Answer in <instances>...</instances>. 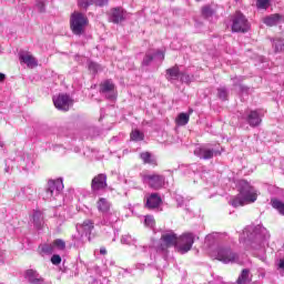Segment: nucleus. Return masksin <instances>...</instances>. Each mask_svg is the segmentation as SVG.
I'll return each instance as SVG.
<instances>
[{"mask_svg": "<svg viewBox=\"0 0 284 284\" xmlns=\"http://www.w3.org/2000/svg\"><path fill=\"white\" fill-rule=\"evenodd\" d=\"M178 125H187L190 123V114L187 113H180L175 120Z\"/></svg>", "mask_w": 284, "mask_h": 284, "instance_id": "393cba45", "label": "nucleus"}, {"mask_svg": "<svg viewBox=\"0 0 284 284\" xmlns=\"http://www.w3.org/2000/svg\"><path fill=\"white\" fill-rule=\"evenodd\" d=\"M161 242L160 250L162 251L170 247H176V245H179V236H176V233L174 232L164 233L161 235Z\"/></svg>", "mask_w": 284, "mask_h": 284, "instance_id": "423d86ee", "label": "nucleus"}, {"mask_svg": "<svg viewBox=\"0 0 284 284\" xmlns=\"http://www.w3.org/2000/svg\"><path fill=\"white\" fill-rule=\"evenodd\" d=\"M217 97L219 99H222V101L227 100V91L225 89H219Z\"/></svg>", "mask_w": 284, "mask_h": 284, "instance_id": "72a5a7b5", "label": "nucleus"}, {"mask_svg": "<svg viewBox=\"0 0 284 284\" xmlns=\"http://www.w3.org/2000/svg\"><path fill=\"white\" fill-rule=\"evenodd\" d=\"M51 263L52 265H61V255H52Z\"/></svg>", "mask_w": 284, "mask_h": 284, "instance_id": "e433bc0d", "label": "nucleus"}, {"mask_svg": "<svg viewBox=\"0 0 284 284\" xmlns=\"http://www.w3.org/2000/svg\"><path fill=\"white\" fill-rule=\"evenodd\" d=\"M163 204V199H161V195L159 193H152L149 197H146L145 207L148 210H158V207H161Z\"/></svg>", "mask_w": 284, "mask_h": 284, "instance_id": "9b49d317", "label": "nucleus"}, {"mask_svg": "<svg viewBox=\"0 0 284 284\" xmlns=\"http://www.w3.org/2000/svg\"><path fill=\"white\" fill-rule=\"evenodd\" d=\"M195 1H201V0H195Z\"/></svg>", "mask_w": 284, "mask_h": 284, "instance_id": "49530a36", "label": "nucleus"}, {"mask_svg": "<svg viewBox=\"0 0 284 284\" xmlns=\"http://www.w3.org/2000/svg\"><path fill=\"white\" fill-rule=\"evenodd\" d=\"M250 21H247V18L241 12L236 11L233 17V23H232V32H241L245 34V32H250Z\"/></svg>", "mask_w": 284, "mask_h": 284, "instance_id": "7ed1b4c3", "label": "nucleus"}, {"mask_svg": "<svg viewBox=\"0 0 284 284\" xmlns=\"http://www.w3.org/2000/svg\"><path fill=\"white\" fill-rule=\"evenodd\" d=\"M6 81V74L0 73V83H3Z\"/></svg>", "mask_w": 284, "mask_h": 284, "instance_id": "c03bdc74", "label": "nucleus"}, {"mask_svg": "<svg viewBox=\"0 0 284 284\" xmlns=\"http://www.w3.org/2000/svg\"><path fill=\"white\" fill-rule=\"evenodd\" d=\"M178 245L179 252H181V254H186V252H190V250H192V246L194 245V234H182L180 237H178Z\"/></svg>", "mask_w": 284, "mask_h": 284, "instance_id": "39448f33", "label": "nucleus"}, {"mask_svg": "<svg viewBox=\"0 0 284 284\" xmlns=\"http://www.w3.org/2000/svg\"><path fill=\"white\" fill-rule=\"evenodd\" d=\"M114 90V83L112 81L106 80L102 84H100V92L105 94V92H113Z\"/></svg>", "mask_w": 284, "mask_h": 284, "instance_id": "b1692460", "label": "nucleus"}, {"mask_svg": "<svg viewBox=\"0 0 284 284\" xmlns=\"http://www.w3.org/2000/svg\"><path fill=\"white\" fill-rule=\"evenodd\" d=\"M246 121L251 128H256L261 125L263 120H261V115H258L257 111H251L246 118Z\"/></svg>", "mask_w": 284, "mask_h": 284, "instance_id": "ddd939ff", "label": "nucleus"}, {"mask_svg": "<svg viewBox=\"0 0 284 284\" xmlns=\"http://www.w3.org/2000/svg\"><path fill=\"white\" fill-rule=\"evenodd\" d=\"M160 54H162V61L165 59V53L160 52Z\"/></svg>", "mask_w": 284, "mask_h": 284, "instance_id": "a18cd8bd", "label": "nucleus"}, {"mask_svg": "<svg viewBox=\"0 0 284 284\" xmlns=\"http://www.w3.org/2000/svg\"><path fill=\"white\" fill-rule=\"evenodd\" d=\"M78 6L83 10H88L90 6H94V0H78Z\"/></svg>", "mask_w": 284, "mask_h": 284, "instance_id": "c756f323", "label": "nucleus"}, {"mask_svg": "<svg viewBox=\"0 0 284 284\" xmlns=\"http://www.w3.org/2000/svg\"><path fill=\"white\" fill-rule=\"evenodd\" d=\"M74 102L70 99L68 94H59L58 97L53 98V104L57 110H62V112H68L70 106H72Z\"/></svg>", "mask_w": 284, "mask_h": 284, "instance_id": "0eeeda50", "label": "nucleus"}, {"mask_svg": "<svg viewBox=\"0 0 284 284\" xmlns=\"http://www.w3.org/2000/svg\"><path fill=\"white\" fill-rule=\"evenodd\" d=\"M240 196L244 199V203L250 205V203H255L256 199H258V193L253 189L252 185L245 180L240 181Z\"/></svg>", "mask_w": 284, "mask_h": 284, "instance_id": "f03ea898", "label": "nucleus"}, {"mask_svg": "<svg viewBox=\"0 0 284 284\" xmlns=\"http://www.w3.org/2000/svg\"><path fill=\"white\" fill-rule=\"evenodd\" d=\"M231 205L233 207H243V205H247L241 193H239L232 201Z\"/></svg>", "mask_w": 284, "mask_h": 284, "instance_id": "a878e982", "label": "nucleus"}, {"mask_svg": "<svg viewBox=\"0 0 284 284\" xmlns=\"http://www.w3.org/2000/svg\"><path fill=\"white\" fill-rule=\"evenodd\" d=\"M111 21L112 23H121V21H123V9L121 8L113 9L111 13Z\"/></svg>", "mask_w": 284, "mask_h": 284, "instance_id": "aec40b11", "label": "nucleus"}, {"mask_svg": "<svg viewBox=\"0 0 284 284\" xmlns=\"http://www.w3.org/2000/svg\"><path fill=\"white\" fill-rule=\"evenodd\" d=\"M83 232H87L89 235L92 234V230H94V222L92 220H84L81 224ZM89 243L92 241V237H88Z\"/></svg>", "mask_w": 284, "mask_h": 284, "instance_id": "a211bd4d", "label": "nucleus"}, {"mask_svg": "<svg viewBox=\"0 0 284 284\" xmlns=\"http://www.w3.org/2000/svg\"><path fill=\"white\" fill-rule=\"evenodd\" d=\"M200 154H202V159L210 160L214 158V154H221V152L214 151L212 149H201Z\"/></svg>", "mask_w": 284, "mask_h": 284, "instance_id": "412c9836", "label": "nucleus"}, {"mask_svg": "<svg viewBox=\"0 0 284 284\" xmlns=\"http://www.w3.org/2000/svg\"><path fill=\"white\" fill-rule=\"evenodd\" d=\"M109 0H93V6H98L99 8H103V6H108Z\"/></svg>", "mask_w": 284, "mask_h": 284, "instance_id": "58836bf2", "label": "nucleus"}, {"mask_svg": "<svg viewBox=\"0 0 284 284\" xmlns=\"http://www.w3.org/2000/svg\"><path fill=\"white\" fill-rule=\"evenodd\" d=\"M27 277L32 284L43 283V277H39V273L34 270H28Z\"/></svg>", "mask_w": 284, "mask_h": 284, "instance_id": "6ab92c4d", "label": "nucleus"}, {"mask_svg": "<svg viewBox=\"0 0 284 284\" xmlns=\"http://www.w3.org/2000/svg\"><path fill=\"white\" fill-rule=\"evenodd\" d=\"M40 219H41V212L36 211L33 213V222L36 223V225H41V222L39 221Z\"/></svg>", "mask_w": 284, "mask_h": 284, "instance_id": "f704fd0d", "label": "nucleus"}, {"mask_svg": "<svg viewBox=\"0 0 284 284\" xmlns=\"http://www.w3.org/2000/svg\"><path fill=\"white\" fill-rule=\"evenodd\" d=\"M201 14L204 19H212L216 14V9L210 4L203 6L201 8Z\"/></svg>", "mask_w": 284, "mask_h": 284, "instance_id": "f3484780", "label": "nucleus"}, {"mask_svg": "<svg viewBox=\"0 0 284 284\" xmlns=\"http://www.w3.org/2000/svg\"><path fill=\"white\" fill-rule=\"evenodd\" d=\"M144 223L145 225H149L150 227H152V225H154V217L152 215H146L144 219Z\"/></svg>", "mask_w": 284, "mask_h": 284, "instance_id": "c9c22d12", "label": "nucleus"}, {"mask_svg": "<svg viewBox=\"0 0 284 284\" xmlns=\"http://www.w3.org/2000/svg\"><path fill=\"white\" fill-rule=\"evenodd\" d=\"M143 183H148L151 190H161L165 185V176L161 174L142 173Z\"/></svg>", "mask_w": 284, "mask_h": 284, "instance_id": "20e7f679", "label": "nucleus"}, {"mask_svg": "<svg viewBox=\"0 0 284 284\" xmlns=\"http://www.w3.org/2000/svg\"><path fill=\"white\" fill-rule=\"evenodd\" d=\"M179 77H181V69L179 68V64H175L172 68L166 69L168 81H176Z\"/></svg>", "mask_w": 284, "mask_h": 284, "instance_id": "4468645a", "label": "nucleus"}, {"mask_svg": "<svg viewBox=\"0 0 284 284\" xmlns=\"http://www.w3.org/2000/svg\"><path fill=\"white\" fill-rule=\"evenodd\" d=\"M273 48L275 53L284 52V39H280V38L274 39Z\"/></svg>", "mask_w": 284, "mask_h": 284, "instance_id": "bb28decb", "label": "nucleus"}, {"mask_svg": "<svg viewBox=\"0 0 284 284\" xmlns=\"http://www.w3.org/2000/svg\"><path fill=\"white\" fill-rule=\"evenodd\" d=\"M97 207L102 214H108V212H110L111 204L106 199L100 197L97 202Z\"/></svg>", "mask_w": 284, "mask_h": 284, "instance_id": "dca6fc26", "label": "nucleus"}, {"mask_svg": "<svg viewBox=\"0 0 284 284\" xmlns=\"http://www.w3.org/2000/svg\"><path fill=\"white\" fill-rule=\"evenodd\" d=\"M248 277H250V270L244 268L237 278V284H246Z\"/></svg>", "mask_w": 284, "mask_h": 284, "instance_id": "cd10ccee", "label": "nucleus"}, {"mask_svg": "<svg viewBox=\"0 0 284 284\" xmlns=\"http://www.w3.org/2000/svg\"><path fill=\"white\" fill-rule=\"evenodd\" d=\"M271 205L274 210L278 211V214H282V216H284V202L277 199H272Z\"/></svg>", "mask_w": 284, "mask_h": 284, "instance_id": "4be33fe9", "label": "nucleus"}, {"mask_svg": "<svg viewBox=\"0 0 284 284\" xmlns=\"http://www.w3.org/2000/svg\"><path fill=\"white\" fill-rule=\"evenodd\" d=\"M20 61L22 63H26L28 68H37V65H39V63L37 62V58H34V55L29 53H21Z\"/></svg>", "mask_w": 284, "mask_h": 284, "instance_id": "f8f14e48", "label": "nucleus"}, {"mask_svg": "<svg viewBox=\"0 0 284 284\" xmlns=\"http://www.w3.org/2000/svg\"><path fill=\"white\" fill-rule=\"evenodd\" d=\"M152 61H154V55L145 54L142 61V65H150Z\"/></svg>", "mask_w": 284, "mask_h": 284, "instance_id": "473e14b6", "label": "nucleus"}, {"mask_svg": "<svg viewBox=\"0 0 284 284\" xmlns=\"http://www.w3.org/2000/svg\"><path fill=\"white\" fill-rule=\"evenodd\" d=\"M37 7L39 8L40 12H45V4L43 2H38Z\"/></svg>", "mask_w": 284, "mask_h": 284, "instance_id": "79ce46f5", "label": "nucleus"}, {"mask_svg": "<svg viewBox=\"0 0 284 284\" xmlns=\"http://www.w3.org/2000/svg\"><path fill=\"white\" fill-rule=\"evenodd\" d=\"M100 254H102V256H105V254H108V250L105 248V246H102L100 248Z\"/></svg>", "mask_w": 284, "mask_h": 284, "instance_id": "37998d69", "label": "nucleus"}, {"mask_svg": "<svg viewBox=\"0 0 284 284\" xmlns=\"http://www.w3.org/2000/svg\"><path fill=\"white\" fill-rule=\"evenodd\" d=\"M239 258L236 253L232 252L231 248H219L216 260L222 263H234Z\"/></svg>", "mask_w": 284, "mask_h": 284, "instance_id": "1a4fd4ad", "label": "nucleus"}, {"mask_svg": "<svg viewBox=\"0 0 284 284\" xmlns=\"http://www.w3.org/2000/svg\"><path fill=\"white\" fill-rule=\"evenodd\" d=\"M180 77H181V81L182 83H190L191 82V78H190V74L187 73H180Z\"/></svg>", "mask_w": 284, "mask_h": 284, "instance_id": "4c0bfd02", "label": "nucleus"}, {"mask_svg": "<svg viewBox=\"0 0 284 284\" xmlns=\"http://www.w3.org/2000/svg\"><path fill=\"white\" fill-rule=\"evenodd\" d=\"M130 136H131V141H143L144 139L143 132L139 130H133Z\"/></svg>", "mask_w": 284, "mask_h": 284, "instance_id": "c85d7f7f", "label": "nucleus"}, {"mask_svg": "<svg viewBox=\"0 0 284 284\" xmlns=\"http://www.w3.org/2000/svg\"><path fill=\"white\" fill-rule=\"evenodd\" d=\"M53 245L54 247H57L58 250H65V241L61 240V239H57L53 241Z\"/></svg>", "mask_w": 284, "mask_h": 284, "instance_id": "2f4dec72", "label": "nucleus"}, {"mask_svg": "<svg viewBox=\"0 0 284 284\" xmlns=\"http://www.w3.org/2000/svg\"><path fill=\"white\" fill-rule=\"evenodd\" d=\"M42 252H44V254H48V253L52 252V246H50L48 244H44L42 246Z\"/></svg>", "mask_w": 284, "mask_h": 284, "instance_id": "a19ab883", "label": "nucleus"}, {"mask_svg": "<svg viewBox=\"0 0 284 284\" xmlns=\"http://www.w3.org/2000/svg\"><path fill=\"white\" fill-rule=\"evenodd\" d=\"M63 190V180H49L47 184V199H52L55 195L59 194Z\"/></svg>", "mask_w": 284, "mask_h": 284, "instance_id": "6e6552de", "label": "nucleus"}, {"mask_svg": "<svg viewBox=\"0 0 284 284\" xmlns=\"http://www.w3.org/2000/svg\"><path fill=\"white\" fill-rule=\"evenodd\" d=\"M90 23V20H88V17L85 14L74 11L70 17V28L71 32L73 34L81 37L83 32H85V27Z\"/></svg>", "mask_w": 284, "mask_h": 284, "instance_id": "f257e3e1", "label": "nucleus"}, {"mask_svg": "<svg viewBox=\"0 0 284 284\" xmlns=\"http://www.w3.org/2000/svg\"><path fill=\"white\" fill-rule=\"evenodd\" d=\"M256 7L260 10H267L270 8V0H256Z\"/></svg>", "mask_w": 284, "mask_h": 284, "instance_id": "7c9ffc66", "label": "nucleus"}, {"mask_svg": "<svg viewBox=\"0 0 284 284\" xmlns=\"http://www.w3.org/2000/svg\"><path fill=\"white\" fill-rule=\"evenodd\" d=\"M140 158L143 160L144 164L156 165V160L152 159V153L150 152H142Z\"/></svg>", "mask_w": 284, "mask_h": 284, "instance_id": "5701e85b", "label": "nucleus"}, {"mask_svg": "<svg viewBox=\"0 0 284 284\" xmlns=\"http://www.w3.org/2000/svg\"><path fill=\"white\" fill-rule=\"evenodd\" d=\"M105 187H108V175L100 173L92 179V192H99L100 190H105Z\"/></svg>", "mask_w": 284, "mask_h": 284, "instance_id": "9d476101", "label": "nucleus"}, {"mask_svg": "<svg viewBox=\"0 0 284 284\" xmlns=\"http://www.w3.org/2000/svg\"><path fill=\"white\" fill-rule=\"evenodd\" d=\"M99 64L98 63H94V62H91L89 64V70H91V72H93L94 74H97V72H99Z\"/></svg>", "mask_w": 284, "mask_h": 284, "instance_id": "ea45409f", "label": "nucleus"}, {"mask_svg": "<svg viewBox=\"0 0 284 284\" xmlns=\"http://www.w3.org/2000/svg\"><path fill=\"white\" fill-rule=\"evenodd\" d=\"M282 19H283L282 14L274 13V14H271V16L264 18L263 21H264L265 26H268V28H273V26H278V23H281Z\"/></svg>", "mask_w": 284, "mask_h": 284, "instance_id": "2eb2a0df", "label": "nucleus"}]
</instances>
